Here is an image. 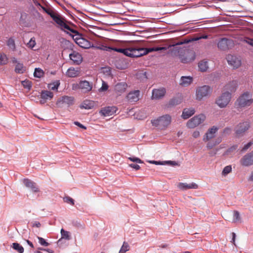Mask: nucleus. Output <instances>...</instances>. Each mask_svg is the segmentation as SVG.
<instances>
[{"mask_svg":"<svg viewBox=\"0 0 253 253\" xmlns=\"http://www.w3.org/2000/svg\"><path fill=\"white\" fill-rule=\"evenodd\" d=\"M165 47L144 48L138 44H135L126 48H118L117 52L123 53L130 57H139L149 52L165 49Z\"/></svg>","mask_w":253,"mask_h":253,"instance_id":"f257e3e1","label":"nucleus"},{"mask_svg":"<svg viewBox=\"0 0 253 253\" xmlns=\"http://www.w3.org/2000/svg\"><path fill=\"white\" fill-rule=\"evenodd\" d=\"M117 110L115 106H108L102 108L99 113L104 116H110L115 113Z\"/></svg>","mask_w":253,"mask_h":253,"instance_id":"f3484780","label":"nucleus"},{"mask_svg":"<svg viewBox=\"0 0 253 253\" xmlns=\"http://www.w3.org/2000/svg\"><path fill=\"white\" fill-rule=\"evenodd\" d=\"M166 90L164 87L156 88L152 90L151 99L152 100L161 99L164 97Z\"/></svg>","mask_w":253,"mask_h":253,"instance_id":"ddd939ff","label":"nucleus"},{"mask_svg":"<svg viewBox=\"0 0 253 253\" xmlns=\"http://www.w3.org/2000/svg\"><path fill=\"white\" fill-rule=\"evenodd\" d=\"M221 141V139L220 138H218L215 142V143H212L211 142H209L208 143L207 145V147L208 149H211L212 147H213L214 146L216 145L217 144H218L220 143Z\"/></svg>","mask_w":253,"mask_h":253,"instance_id":"37998d69","label":"nucleus"},{"mask_svg":"<svg viewBox=\"0 0 253 253\" xmlns=\"http://www.w3.org/2000/svg\"><path fill=\"white\" fill-rule=\"evenodd\" d=\"M177 187L182 190H186L190 189H197L198 186L195 183L187 184L186 183L180 182L178 184Z\"/></svg>","mask_w":253,"mask_h":253,"instance_id":"412c9836","label":"nucleus"},{"mask_svg":"<svg viewBox=\"0 0 253 253\" xmlns=\"http://www.w3.org/2000/svg\"><path fill=\"white\" fill-rule=\"evenodd\" d=\"M212 92V88L209 85H203L199 87L196 89V99L201 101L204 98L210 95Z\"/></svg>","mask_w":253,"mask_h":253,"instance_id":"39448f33","label":"nucleus"},{"mask_svg":"<svg viewBox=\"0 0 253 253\" xmlns=\"http://www.w3.org/2000/svg\"><path fill=\"white\" fill-rule=\"evenodd\" d=\"M74 124L76 126H79L81 128H83L84 129H86V127L85 126H84V125H83L82 124H81L80 123H79L78 122H75Z\"/></svg>","mask_w":253,"mask_h":253,"instance_id":"4d7b16f0","label":"nucleus"},{"mask_svg":"<svg viewBox=\"0 0 253 253\" xmlns=\"http://www.w3.org/2000/svg\"><path fill=\"white\" fill-rule=\"evenodd\" d=\"M43 10L53 19L57 13L50 8L42 7Z\"/></svg>","mask_w":253,"mask_h":253,"instance_id":"e433bc0d","label":"nucleus"},{"mask_svg":"<svg viewBox=\"0 0 253 253\" xmlns=\"http://www.w3.org/2000/svg\"><path fill=\"white\" fill-rule=\"evenodd\" d=\"M253 144V141H250L248 142L247 144L245 145L244 147L243 148L242 151H245L247 149L249 148L250 147H251Z\"/></svg>","mask_w":253,"mask_h":253,"instance_id":"864d4df0","label":"nucleus"},{"mask_svg":"<svg viewBox=\"0 0 253 253\" xmlns=\"http://www.w3.org/2000/svg\"><path fill=\"white\" fill-rule=\"evenodd\" d=\"M251 124L249 121H243L239 123L235 128V133L238 137L244 135L245 133L250 128Z\"/></svg>","mask_w":253,"mask_h":253,"instance_id":"423d86ee","label":"nucleus"},{"mask_svg":"<svg viewBox=\"0 0 253 253\" xmlns=\"http://www.w3.org/2000/svg\"><path fill=\"white\" fill-rule=\"evenodd\" d=\"M198 67L201 71H206L209 68L208 62L205 60L201 61L199 63Z\"/></svg>","mask_w":253,"mask_h":253,"instance_id":"c756f323","label":"nucleus"},{"mask_svg":"<svg viewBox=\"0 0 253 253\" xmlns=\"http://www.w3.org/2000/svg\"><path fill=\"white\" fill-rule=\"evenodd\" d=\"M238 84L236 81H232L226 84L224 87V92H228L232 94L235 92L237 88Z\"/></svg>","mask_w":253,"mask_h":253,"instance_id":"a211bd4d","label":"nucleus"},{"mask_svg":"<svg viewBox=\"0 0 253 253\" xmlns=\"http://www.w3.org/2000/svg\"><path fill=\"white\" fill-rule=\"evenodd\" d=\"M249 180L253 181V170L252 171L251 175L249 177Z\"/></svg>","mask_w":253,"mask_h":253,"instance_id":"e2e57ef3","label":"nucleus"},{"mask_svg":"<svg viewBox=\"0 0 253 253\" xmlns=\"http://www.w3.org/2000/svg\"><path fill=\"white\" fill-rule=\"evenodd\" d=\"M129 246L127 243L124 242L120 250L119 253H125L126 252L129 251Z\"/></svg>","mask_w":253,"mask_h":253,"instance_id":"4c0bfd02","label":"nucleus"},{"mask_svg":"<svg viewBox=\"0 0 253 253\" xmlns=\"http://www.w3.org/2000/svg\"><path fill=\"white\" fill-rule=\"evenodd\" d=\"M74 103V98L72 96H64L60 98L57 101L56 104L60 107H63L64 104L68 106L72 105Z\"/></svg>","mask_w":253,"mask_h":253,"instance_id":"f8f14e48","label":"nucleus"},{"mask_svg":"<svg viewBox=\"0 0 253 253\" xmlns=\"http://www.w3.org/2000/svg\"><path fill=\"white\" fill-rule=\"evenodd\" d=\"M36 44V42L35 38L34 37H33L31 38L29 42L27 43V46L28 47L31 49H33L35 46Z\"/></svg>","mask_w":253,"mask_h":253,"instance_id":"79ce46f5","label":"nucleus"},{"mask_svg":"<svg viewBox=\"0 0 253 253\" xmlns=\"http://www.w3.org/2000/svg\"><path fill=\"white\" fill-rule=\"evenodd\" d=\"M218 130V127L216 126H213L207 130L203 137V141L207 142L214 137L215 133Z\"/></svg>","mask_w":253,"mask_h":253,"instance_id":"2eb2a0df","label":"nucleus"},{"mask_svg":"<svg viewBox=\"0 0 253 253\" xmlns=\"http://www.w3.org/2000/svg\"><path fill=\"white\" fill-rule=\"evenodd\" d=\"M33 226L39 228L41 226V223L38 221H36L33 223Z\"/></svg>","mask_w":253,"mask_h":253,"instance_id":"680f3d73","label":"nucleus"},{"mask_svg":"<svg viewBox=\"0 0 253 253\" xmlns=\"http://www.w3.org/2000/svg\"><path fill=\"white\" fill-rule=\"evenodd\" d=\"M61 234L62 236V238L68 240L70 239L69 232L65 231L63 229H62L61 230Z\"/></svg>","mask_w":253,"mask_h":253,"instance_id":"a19ab883","label":"nucleus"},{"mask_svg":"<svg viewBox=\"0 0 253 253\" xmlns=\"http://www.w3.org/2000/svg\"><path fill=\"white\" fill-rule=\"evenodd\" d=\"M232 94L228 92H223L215 100V104L220 108L227 107L231 101Z\"/></svg>","mask_w":253,"mask_h":253,"instance_id":"20e7f679","label":"nucleus"},{"mask_svg":"<svg viewBox=\"0 0 253 253\" xmlns=\"http://www.w3.org/2000/svg\"><path fill=\"white\" fill-rule=\"evenodd\" d=\"M233 42L232 40L226 38H222L218 42L217 46L219 49L222 50H226L230 46H232Z\"/></svg>","mask_w":253,"mask_h":253,"instance_id":"4468645a","label":"nucleus"},{"mask_svg":"<svg viewBox=\"0 0 253 253\" xmlns=\"http://www.w3.org/2000/svg\"><path fill=\"white\" fill-rule=\"evenodd\" d=\"M200 132L199 131H195L192 133V136L194 138H198L200 136Z\"/></svg>","mask_w":253,"mask_h":253,"instance_id":"13d9d810","label":"nucleus"},{"mask_svg":"<svg viewBox=\"0 0 253 253\" xmlns=\"http://www.w3.org/2000/svg\"><path fill=\"white\" fill-rule=\"evenodd\" d=\"M253 103L252 93L245 91L242 93L234 103V107L238 111L251 106Z\"/></svg>","mask_w":253,"mask_h":253,"instance_id":"f03ea898","label":"nucleus"},{"mask_svg":"<svg viewBox=\"0 0 253 253\" xmlns=\"http://www.w3.org/2000/svg\"><path fill=\"white\" fill-rule=\"evenodd\" d=\"M52 19L58 25V27L62 30L64 29L70 30L71 27L66 23V21L65 19L58 13L53 17Z\"/></svg>","mask_w":253,"mask_h":253,"instance_id":"1a4fd4ad","label":"nucleus"},{"mask_svg":"<svg viewBox=\"0 0 253 253\" xmlns=\"http://www.w3.org/2000/svg\"><path fill=\"white\" fill-rule=\"evenodd\" d=\"M128 159L130 161H132V162H135L136 163H138V164H142V163H143V161L141 159L138 158H136V157H128Z\"/></svg>","mask_w":253,"mask_h":253,"instance_id":"3c124183","label":"nucleus"},{"mask_svg":"<svg viewBox=\"0 0 253 253\" xmlns=\"http://www.w3.org/2000/svg\"><path fill=\"white\" fill-rule=\"evenodd\" d=\"M69 31H70L73 34H75L73 36V38L75 40L76 43L77 44V40H78V39L79 40L80 39L83 38L82 37V35L81 34H80L77 31H76L74 29H73L71 28H70V30H69Z\"/></svg>","mask_w":253,"mask_h":253,"instance_id":"f704fd0d","label":"nucleus"},{"mask_svg":"<svg viewBox=\"0 0 253 253\" xmlns=\"http://www.w3.org/2000/svg\"><path fill=\"white\" fill-rule=\"evenodd\" d=\"M192 77L190 76H182L180 80V84L183 86H187L192 83Z\"/></svg>","mask_w":253,"mask_h":253,"instance_id":"393cba45","label":"nucleus"},{"mask_svg":"<svg viewBox=\"0 0 253 253\" xmlns=\"http://www.w3.org/2000/svg\"><path fill=\"white\" fill-rule=\"evenodd\" d=\"M80 70L79 68H69L66 72V75L69 78H75L80 76Z\"/></svg>","mask_w":253,"mask_h":253,"instance_id":"4be33fe9","label":"nucleus"},{"mask_svg":"<svg viewBox=\"0 0 253 253\" xmlns=\"http://www.w3.org/2000/svg\"><path fill=\"white\" fill-rule=\"evenodd\" d=\"M233 222H237L239 221H241L240 213L238 211H233Z\"/></svg>","mask_w":253,"mask_h":253,"instance_id":"58836bf2","label":"nucleus"},{"mask_svg":"<svg viewBox=\"0 0 253 253\" xmlns=\"http://www.w3.org/2000/svg\"><path fill=\"white\" fill-rule=\"evenodd\" d=\"M26 242H27V244H28L30 247H31V248H34V245H33V244H32V243L31 242H30V241H29V240H26Z\"/></svg>","mask_w":253,"mask_h":253,"instance_id":"69168bd1","label":"nucleus"},{"mask_svg":"<svg viewBox=\"0 0 253 253\" xmlns=\"http://www.w3.org/2000/svg\"><path fill=\"white\" fill-rule=\"evenodd\" d=\"M243 42L253 47V39L249 37H245L242 41Z\"/></svg>","mask_w":253,"mask_h":253,"instance_id":"a18cd8bd","label":"nucleus"},{"mask_svg":"<svg viewBox=\"0 0 253 253\" xmlns=\"http://www.w3.org/2000/svg\"><path fill=\"white\" fill-rule=\"evenodd\" d=\"M22 84L24 86V88L30 89L32 87V83L29 80H25L22 82Z\"/></svg>","mask_w":253,"mask_h":253,"instance_id":"c03bdc74","label":"nucleus"},{"mask_svg":"<svg viewBox=\"0 0 253 253\" xmlns=\"http://www.w3.org/2000/svg\"><path fill=\"white\" fill-rule=\"evenodd\" d=\"M64 201L67 203L70 204L72 205H74V200L70 197H66L64 198Z\"/></svg>","mask_w":253,"mask_h":253,"instance_id":"603ef678","label":"nucleus"},{"mask_svg":"<svg viewBox=\"0 0 253 253\" xmlns=\"http://www.w3.org/2000/svg\"><path fill=\"white\" fill-rule=\"evenodd\" d=\"M8 62V58L7 55L4 53H1L0 55V66L6 65Z\"/></svg>","mask_w":253,"mask_h":253,"instance_id":"473e14b6","label":"nucleus"},{"mask_svg":"<svg viewBox=\"0 0 253 253\" xmlns=\"http://www.w3.org/2000/svg\"><path fill=\"white\" fill-rule=\"evenodd\" d=\"M140 91L138 90L130 92L127 95V100L130 102H135L139 100Z\"/></svg>","mask_w":253,"mask_h":253,"instance_id":"aec40b11","label":"nucleus"},{"mask_svg":"<svg viewBox=\"0 0 253 253\" xmlns=\"http://www.w3.org/2000/svg\"><path fill=\"white\" fill-rule=\"evenodd\" d=\"M38 239L39 240V242L41 245L45 247H47L49 245V243L46 242V241L43 238L40 237H38Z\"/></svg>","mask_w":253,"mask_h":253,"instance_id":"8fccbe9b","label":"nucleus"},{"mask_svg":"<svg viewBox=\"0 0 253 253\" xmlns=\"http://www.w3.org/2000/svg\"><path fill=\"white\" fill-rule=\"evenodd\" d=\"M59 84H54L53 86L51 87V89L54 90L57 89L58 87Z\"/></svg>","mask_w":253,"mask_h":253,"instance_id":"0e129e2a","label":"nucleus"},{"mask_svg":"<svg viewBox=\"0 0 253 253\" xmlns=\"http://www.w3.org/2000/svg\"><path fill=\"white\" fill-rule=\"evenodd\" d=\"M53 97V93L48 90H42L41 92V98L46 101L47 99H51Z\"/></svg>","mask_w":253,"mask_h":253,"instance_id":"cd10ccee","label":"nucleus"},{"mask_svg":"<svg viewBox=\"0 0 253 253\" xmlns=\"http://www.w3.org/2000/svg\"><path fill=\"white\" fill-rule=\"evenodd\" d=\"M69 57L74 64L79 65L83 61L81 54L76 51L70 54Z\"/></svg>","mask_w":253,"mask_h":253,"instance_id":"6ab92c4d","label":"nucleus"},{"mask_svg":"<svg viewBox=\"0 0 253 253\" xmlns=\"http://www.w3.org/2000/svg\"><path fill=\"white\" fill-rule=\"evenodd\" d=\"M7 45L11 49L12 51H15L16 49V45L15 41L13 38H10L7 41Z\"/></svg>","mask_w":253,"mask_h":253,"instance_id":"72a5a7b5","label":"nucleus"},{"mask_svg":"<svg viewBox=\"0 0 253 253\" xmlns=\"http://www.w3.org/2000/svg\"><path fill=\"white\" fill-rule=\"evenodd\" d=\"M76 86L84 92H88L91 90L92 88V84L87 81H81Z\"/></svg>","mask_w":253,"mask_h":253,"instance_id":"dca6fc26","label":"nucleus"},{"mask_svg":"<svg viewBox=\"0 0 253 253\" xmlns=\"http://www.w3.org/2000/svg\"><path fill=\"white\" fill-rule=\"evenodd\" d=\"M129 167L136 169L138 170L140 169V167L139 165L137 164H131L129 165Z\"/></svg>","mask_w":253,"mask_h":253,"instance_id":"6e6d98bb","label":"nucleus"},{"mask_svg":"<svg viewBox=\"0 0 253 253\" xmlns=\"http://www.w3.org/2000/svg\"><path fill=\"white\" fill-rule=\"evenodd\" d=\"M232 241H231L234 245H235V238H236V234L234 232L232 233Z\"/></svg>","mask_w":253,"mask_h":253,"instance_id":"bf43d9fd","label":"nucleus"},{"mask_svg":"<svg viewBox=\"0 0 253 253\" xmlns=\"http://www.w3.org/2000/svg\"><path fill=\"white\" fill-rule=\"evenodd\" d=\"M181 102L182 98L181 97L173 98L169 100V105L170 106H175L179 104Z\"/></svg>","mask_w":253,"mask_h":253,"instance_id":"7c9ffc66","label":"nucleus"},{"mask_svg":"<svg viewBox=\"0 0 253 253\" xmlns=\"http://www.w3.org/2000/svg\"><path fill=\"white\" fill-rule=\"evenodd\" d=\"M240 164L243 167L253 165V151L247 153L240 160Z\"/></svg>","mask_w":253,"mask_h":253,"instance_id":"9d476101","label":"nucleus"},{"mask_svg":"<svg viewBox=\"0 0 253 253\" xmlns=\"http://www.w3.org/2000/svg\"><path fill=\"white\" fill-rule=\"evenodd\" d=\"M179 58L182 63H187L195 60V54L192 50H186L184 51L183 55H180Z\"/></svg>","mask_w":253,"mask_h":253,"instance_id":"6e6552de","label":"nucleus"},{"mask_svg":"<svg viewBox=\"0 0 253 253\" xmlns=\"http://www.w3.org/2000/svg\"><path fill=\"white\" fill-rule=\"evenodd\" d=\"M166 163L167 164H169L171 166H175V165H177V163L175 161H166Z\"/></svg>","mask_w":253,"mask_h":253,"instance_id":"052dcab7","label":"nucleus"},{"mask_svg":"<svg viewBox=\"0 0 253 253\" xmlns=\"http://www.w3.org/2000/svg\"><path fill=\"white\" fill-rule=\"evenodd\" d=\"M127 87V84L126 83H119L116 84L115 90L119 93L124 92Z\"/></svg>","mask_w":253,"mask_h":253,"instance_id":"bb28decb","label":"nucleus"},{"mask_svg":"<svg viewBox=\"0 0 253 253\" xmlns=\"http://www.w3.org/2000/svg\"><path fill=\"white\" fill-rule=\"evenodd\" d=\"M77 44L81 47L84 48H89L90 47H94L93 45H91L90 42L83 38L77 40Z\"/></svg>","mask_w":253,"mask_h":253,"instance_id":"b1692460","label":"nucleus"},{"mask_svg":"<svg viewBox=\"0 0 253 253\" xmlns=\"http://www.w3.org/2000/svg\"><path fill=\"white\" fill-rule=\"evenodd\" d=\"M171 122V117L169 115H165L157 119L151 120L153 126L158 127L161 130L166 129Z\"/></svg>","mask_w":253,"mask_h":253,"instance_id":"7ed1b4c3","label":"nucleus"},{"mask_svg":"<svg viewBox=\"0 0 253 253\" xmlns=\"http://www.w3.org/2000/svg\"><path fill=\"white\" fill-rule=\"evenodd\" d=\"M195 113V110L193 108L184 109L182 112L181 117L184 119H187L192 116Z\"/></svg>","mask_w":253,"mask_h":253,"instance_id":"a878e982","label":"nucleus"},{"mask_svg":"<svg viewBox=\"0 0 253 253\" xmlns=\"http://www.w3.org/2000/svg\"><path fill=\"white\" fill-rule=\"evenodd\" d=\"M12 247L13 249L17 251L19 253H23L24 252L23 247L17 243H14L12 244Z\"/></svg>","mask_w":253,"mask_h":253,"instance_id":"c9c22d12","label":"nucleus"},{"mask_svg":"<svg viewBox=\"0 0 253 253\" xmlns=\"http://www.w3.org/2000/svg\"><path fill=\"white\" fill-rule=\"evenodd\" d=\"M12 62L13 63H17H17H18L17 62V60L16 58H15V57L12 58Z\"/></svg>","mask_w":253,"mask_h":253,"instance_id":"338daca9","label":"nucleus"},{"mask_svg":"<svg viewBox=\"0 0 253 253\" xmlns=\"http://www.w3.org/2000/svg\"><path fill=\"white\" fill-rule=\"evenodd\" d=\"M226 59L228 64L234 69L239 68L241 65V59L236 56L229 54L227 56Z\"/></svg>","mask_w":253,"mask_h":253,"instance_id":"9b49d317","label":"nucleus"},{"mask_svg":"<svg viewBox=\"0 0 253 253\" xmlns=\"http://www.w3.org/2000/svg\"><path fill=\"white\" fill-rule=\"evenodd\" d=\"M23 183L27 187L31 189L34 192H38L39 191L36 183L31 180L25 179L23 181Z\"/></svg>","mask_w":253,"mask_h":253,"instance_id":"5701e85b","label":"nucleus"},{"mask_svg":"<svg viewBox=\"0 0 253 253\" xmlns=\"http://www.w3.org/2000/svg\"><path fill=\"white\" fill-rule=\"evenodd\" d=\"M28 15L26 13H22L21 14V16L19 19V23L20 25L23 26H27L28 25L27 20H28Z\"/></svg>","mask_w":253,"mask_h":253,"instance_id":"c85d7f7f","label":"nucleus"},{"mask_svg":"<svg viewBox=\"0 0 253 253\" xmlns=\"http://www.w3.org/2000/svg\"><path fill=\"white\" fill-rule=\"evenodd\" d=\"M232 168L231 166H227L225 167L222 171V174L226 175L231 171Z\"/></svg>","mask_w":253,"mask_h":253,"instance_id":"de8ad7c7","label":"nucleus"},{"mask_svg":"<svg viewBox=\"0 0 253 253\" xmlns=\"http://www.w3.org/2000/svg\"><path fill=\"white\" fill-rule=\"evenodd\" d=\"M14 70L16 73L22 74L24 72L25 69L22 63H17Z\"/></svg>","mask_w":253,"mask_h":253,"instance_id":"2f4dec72","label":"nucleus"},{"mask_svg":"<svg viewBox=\"0 0 253 253\" xmlns=\"http://www.w3.org/2000/svg\"><path fill=\"white\" fill-rule=\"evenodd\" d=\"M108 89V85L107 84L104 82L102 81V86L101 87L98 89V91L99 92H104L106 91Z\"/></svg>","mask_w":253,"mask_h":253,"instance_id":"49530a36","label":"nucleus"},{"mask_svg":"<svg viewBox=\"0 0 253 253\" xmlns=\"http://www.w3.org/2000/svg\"><path fill=\"white\" fill-rule=\"evenodd\" d=\"M206 116L204 114H200L194 116L187 123V126L189 128H194L204 122Z\"/></svg>","mask_w":253,"mask_h":253,"instance_id":"0eeeda50","label":"nucleus"},{"mask_svg":"<svg viewBox=\"0 0 253 253\" xmlns=\"http://www.w3.org/2000/svg\"><path fill=\"white\" fill-rule=\"evenodd\" d=\"M92 47L96 48V49H101V50H105V51H110V48H111V47L103 45H99L98 46H94V47Z\"/></svg>","mask_w":253,"mask_h":253,"instance_id":"09e8293b","label":"nucleus"},{"mask_svg":"<svg viewBox=\"0 0 253 253\" xmlns=\"http://www.w3.org/2000/svg\"><path fill=\"white\" fill-rule=\"evenodd\" d=\"M232 131V129L230 127H226L223 130V133L225 134H229Z\"/></svg>","mask_w":253,"mask_h":253,"instance_id":"5fc2aeb1","label":"nucleus"},{"mask_svg":"<svg viewBox=\"0 0 253 253\" xmlns=\"http://www.w3.org/2000/svg\"><path fill=\"white\" fill-rule=\"evenodd\" d=\"M44 73L43 71L40 68H36L34 72V76L40 78L43 76Z\"/></svg>","mask_w":253,"mask_h":253,"instance_id":"ea45409f","label":"nucleus"},{"mask_svg":"<svg viewBox=\"0 0 253 253\" xmlns=\"http://www.w3.org/2000/svg\"><path fill=\"white\" fill-rule=\"evenodd\" d=\"M150 163H152V164H160V162H157V161H150L149 162Z\"/></svg>","mask_w":253,"mask_h":253,"instance_id":"774afa93","label":"nucleus"}]
</instances>
